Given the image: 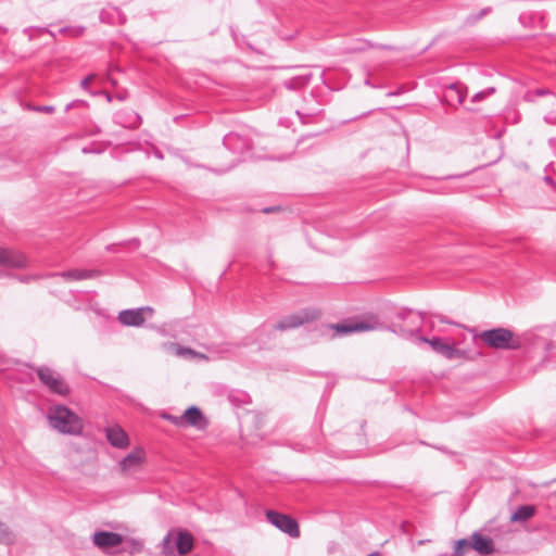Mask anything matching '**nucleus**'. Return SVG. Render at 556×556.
Listing matches in <instances>:
<instances>
[{
    "label": "nucleus",
    "mask_w": 556,
    "mask_h": 556,
    "mask_svg": "<svg viewBox=\"0 0 556 556\" xmlns=\"http://www.w3.org/2000/svg\"><path fill=\"white\" fill-rule=\"evenodd\" d=\"M545 181H546L547 185H549L551 187L555 188V190H556V182L553 180V178L545 177Z\"/></svg>",
    "instance_id": "c9c22d12"
},
{
    "label": "nucleus",
    "mask_w": 556,
    "mask_h": 556,
    "mask_svg": "<svg viewBox=\"0 0 556 556\" xmlns=\"http://www.w3.org/2000/svg\"><path fill=\"white\" fill-rule=\"evenodd\" d=\"M470 546V543L466 539L457 540L454 544V555L455 556H463L466 553V549H468Z\"/></svg>",
    "instance_id": "4be33fe9"
},
{
    "label": "nucleus",
    "mask_w": 556,
    "mask_h": 556,
    "mask_svg": "<svg viewBox=\"0 0 556 556\" xmlns=\"http://www.w3.org/2000/svg\"><path fill=\"white\" fill-rule=\"evenodd\" d=\"M129 553L134 554V553H140L143 548V544L139 541H136V540H131L129 542Z\"/></svg>",
    "instance_id": "cd10ccee"
},
{
    "label": "nucleus",
    "mask_w": 556,
    "mask_h": 556,
    "mask_svg": "<svg viewBox=\"0 0 556 556\" xmlns=\"http://www.w3.org/2000/svg\"><path fill=\"white\" fill-rule=\"evenodd\" d=\"M12 535L7 527L0 522V542H11Z\"/></svg>",
    "instance_id": "b1692460"
},
{
    "label": "nucleus",
    "mask_w": 556,
    "mask_h": 556,
    "mask_svg": "<svg viewBox=\"0 0 556 556\" xmlns=\"http://www.w3.org/2000/svg\"><path fill=\"white\" fill-rule=\"evenodd\" d=\"M267 521L291 538L300 536V528L296 520L286 514L276 510L266 511Z\"/></svg>",
    "instance_id": "423d86ee"
},
{
    "label": "nucleus",
    "mask_w": 556,
    "mask_h": 556,
    "mask_svg": "<svg viewBox=\"0 0 556 556\" xmlns=\"http://www.w3.org/2000/svg\"><path fill=\"white\" fill-rule=\"evenodd\" d=\"M118 313H125V314H128V313H153V308L150 306H142V307H138V308L122 309Z\"/></svg>",
    "instance_id": "393cba45"
},
{
    "label": "nucleus",
    "mask_w": 556,
    "mask_h": 556,
    "mask_svg": "<svg viewBox=\"0 0 556 556\" xmlns=\"http://www.w3.org/2000/svg\"><path fill=\"white\" fill-rule=\"evenodd\" d=\"M256 417H257V415L252 413V418H256Z\"/></svg>",
    "instance_id": "a19ab883"
},
{
    "label": "nucleus",
    "mask_w": 556,
    "mask_h": 556,
    "mask_svg": "<svg viewBox=\"0 0 556 556\" xmlns=\"http://www.w3.org/2000/svg\"><path fill=\"white\" fill-rule=\"evenodd\" d=\"M73 103L75 106H87L88 105V103L84 100H74Z\"/></svg>",
    "instance_id": "f704fd0d"
},
{
    "label": "nucleus",
    "mask_w": 556,
    "mask_h": 556,
    "mask_svg": "<svg viewBox=\"0 0 556 556\" xmlns=\"http://www.w3.org/2000/svg\"><path fill=\"white\" fill-rule=\"evenodd\" d=\"M237 139H238L237 135L230 134L225 137V144L230 148H233V143Z\"/></svg>",
    "instance_id": "c756f323"
},
{
    "label": "nucleus",
    "mask_w": 556,
    "mask_h": 556,
    "mask_svg": "<svg viewBox=\"0 0 556 556\" xmlns=\"http://www.w3.org/2000/svg\"><path fill=\"white\" fill-rule=\"evenodd\" d=\"M103 93L105 94L106 100H108L109 102H111V101H112V96H111L109 92H106V91H105V92H103Z\"/></svg>",
    "instance_id": "4c0bfd02"
},
{
    "label": "nucleus",
    "mask_w": 556,
    "mask_h": 556,
    "mask_svg": "<svg viewBox=\"0 0 556 556\" xmlns=\"http://www.w3.org/2000/svg\"><path fill=\"white\" fill-rule=\"evenodd\" d=\"M552 92L546 89V88H539L534 91H528L526 94H525V100L528 101V102H534L535 101V98L536 97H543V96H547V94H551Z\"/></svg>",
    "instance_id": "5701e85b"
},
{
    "label": "nucleus",
    "mask_w": 556,
    "mask_h": 556,
    "mask_svg": "<svg viewBox=\"0 0 556 556\" xmlns=\"http://www.w3.org/2000/svg\"><path fill=\"white\" fill-rule=\"evenodd\" d=\"M106 439L113 446L118 448H126L129 445V438L119 426L108 428Z\"/></svg>",
    "instance_id": "f8f14e48"
},
{
    "label": "nucleus",
    "mask_w": 556,
    "mask_h": 556,
    "mask_svg": "<svg viewBox=\"0 0 556 556\" xmlns=\"http://www.w3.org/2000/svg\"><path fill=\"white\" fill-rule=\"evenodd\" d=\"M115 121L125 128H136L140 125L141 117L134 110L126 109L115 114Z\"/></svg>",
    "instance_id": "ddd939ff"
},
{
    "label": "nucleus",
    "mask_w": 556,
    "mask_h": 556,
    "mask_svg": "<svg viewBox=\"0 0 556 556\" xmlns=\"http://www.w3.org/2000/svg\"><path fill=\"white\" fill-rule=\"evenodd\" d=\"M478 338L485 345L496 350H518L521 348V341L507 328H492L483 330Z\"/></svg>",
    "instance_id": "f03ea898"
},
{
    "label": "nucleus",
    "mask_w": 556,
    "mask_h": 556,
    "mask_svg": "<svg viewBox=\"0 0 556 556\" xmlns=\"http://www.w3.org/2000/svg\"><path fill=\"white\" fill-rule=\"evenodd\" d=\"M490 12H491V8H484L478 14L469 15L468 22L475 23V22L479 21L480 18H482L483 16H485L486 14H489Z\"/></svg>",
    "instance_id": "a878e982"
},
{
    "label": "nucleus",
    "mask_w": 556,
    "mask_h": 556,
    "mask_svg": "<svg viewBox=\"0 0 556 556\" xmlns=\"http://www.w3.org/2000/svg\"><path fill=\"white\" fill-rule=\"evenodd\" d=\"M92 542L99 549L109 553L112 548L119 546L124 538L115 532L99 531L93 534Z\"/></svg>",
    "instance_id": "6e6552de"
},
{
    "label": "nucleus",
    "mask_w": 556,
    "mask_h": 556,
    "mask_svg": "<svg viewBox=\"0 0 556 556\" xmlns=\"http://www.w3.org/2000/svg\"><path fill=\"white\" fill-rule=\"evenodd\" d=\"M119 321L125 326H141L144 323L143 315H118Z\"/></svg>",
    "instance_id": "412c9836"
},
{
    "label": "nucleus",
    "mask_w": 556,
    "mask_h": 556,
    "mask_svg": "<svg viewBox=\"0 0 556 556\" xmlns=\"http://www.w3.org/2000/svg\"><path fill=\"white\" fill-rule=\"evenodd\" d=\"M308 317V315H305ZM305 321H308V318H301L300 315H290L287 319L275 325V329L277 330H287L301 326Z\"/></svg>",
    "instance_id": "a211bd4d"
},
{
    "label": "nucleus",
    "mask_w": 556,
    "mask_h": 556,
    "mask_svg": "<svg viewBox=\"0 0 556 556\" xmlns=\"http://www.w3.org/2000/svg\"><path fill=\"white\" fill-rule=\"evenodd\" d=\"M36 111L43 112V113H53L54 106H51V105L38 106V108H36Z\"/></svg>",
    "instance_id": "7c9ffc66"
},
{
    "label": "nucleus",
    "mask_w": 556,
    "mask_h": 556,
    "mask_svg": "<svg viewBox=\"0 0 556 556\" xmlns=\"http://www.w3.org/2000/svg\"><path fill=\"white\" fill-rule=\"evenodd\" d=\"M242 418H243V416H241V415H239V414H238V419L240 420V426H241V427L243 426V422H244V421L242 420Z\"/></svg>",
    "instance_id": "58836bf2"
},
{
    "label": "nucleus",
    "mask_w": 556,
    "mask_h": 556,
    "mask_svg": "<svg viewBox=\"0 0 556 556\" xmlns=\"http://www.w3.org/2000/svg\"><path fill=\"white\" fill-rule=\"evenodd\" d=\"M144 463V453L142 450H135L129 453L119 463V471L124 476H130L139 471Z\"/></svg>",
    "instance_id": "1a4fd4ad"
},
{
    "label": "nucleus",
    "mask_w": 556,
    "mask_h": 556,
    "mask_svg": "<svg viewBox=\"0 0 556 556\" xmlns=\"http://www.w3.org/2000/svg\"><path fill=\"white\" fill-rule=\"evenodd\" d=\"M535 513V509L531 505H520L514 511L510 517L511 521H527L530 519Z\"/></svg>",
    "instance_id": "6ab92c4d"
},
{
    "label": "nucleus",
    "mask_w": 556,
    "mask_h": 556,
    "mask_svg": "<svg viewBox=\"0 0 556 556\" xmlns=\"http://www.w3.org/2000/svg\"><path fill=\"white\" fill-rule=\"evenodd\" d=\"M422 341L429 343V345L432 348L433 351L442 354L443 356H445L447 358H453L456 353V350L454 349L453 345L442 341L440 338H435V337L432 339L424 338Z\"/></svg>",
    "instance_id": "4468645a"
},
{
    "label": "nucleus",
    "mask_w": 556,
    "mask_h": 556,
    "mask_svg": "<svg viewBox=\"0 0 556 556\" xmlns=\"http://www.w3.org/2000/svg\"><path fill=\"white\" fill-rule=\"evenodd\" d=\"M96 78L94 74H90L80 81V87L85 90L88 89L90 83Z\"/></svg>",
    "instance_id": "c85d7f7f"
},
{
    "label": "nucleus",
    "mask_w": 556,
    "mask_h": 556,
    "mask_svg": "<svg viewBox=\"0 0 556 556\" xmlns=\"http://www.w3.org/2000/svg\"><path fill=\"white\" fill-rule=\"evenodd\" d=\"M494 91H495V89H494V88H489V89H488V90H485V91L478 92V93H476V94L472 97L471 101H472V102H477V101L483 100V99H485L489 94L494 93Z\"/></svg>",
    "instance_id": "bb28decb"
},
{
    "label": "nucleus",
    "mask_w": 556,
    "mask_h": 556,
    "mask_svg": "<svg viewBox=\"0 0 556 556\" xmlns=\"http://www.w3.org/2000/svg\"><path fill=\"white\" fill-rule=\"evenodd\" d=\"M48 418L51 426L62 433L78 434L83 430L81 419L65 406L51 407Z\"/></svg>",
    "instance_id": "f257e3e1"
},
{
    "label": "nucleus",
    "mask_w": 556,
    "mask_h": 556,
    "mask_svg": "<svg viewBox=\"0 0 556 556\" xmlns=\"http://www.w3.org/2000/svg\"><path fill=\"white\" fill-rule=\"evenodd\" d=\"M225 392H226V390L224 388H222L220 386H216V387H214V389H211V393H213L214 395H222Z\"/></svg>",
    "instance_id": "2f4dec72"
},
{
    "label": "nucleus",
    "mask_w": 556,
    "mask_h": 556,
    "mask_svg": "<svg viewBox=\"0 0 556 556\" xmlns=\"http://www.w3.org/2000/svg\"><path fill=\"white\" fill-rule=\"evenodd\" d=\"M470 546L472 549H475L477 553L483 556L491 555L494 553L493 541L488 536H483L481 533L477 531L471 534Z\"/></svg>",
    "instance_id": "9b49d317"
},
{
    "label": "nucleus",
    "mask_w": 556,
    "mask_h": 556,
    "mask_svg": "<svg viewBox=\"0 0 556 556\" xmlns=\"http://www.w3.org/2000/svg\"><path fill=\"white\" fill-rule=\"evenodd\" d=\"M368 556H382V555L378 552H374V553L369 554Z\"/></svg>",
    "instance_id": "ea45409f"
},
{
    "label": "nucleus",
    "mask_w": 556,
    "mask_h": 556,
    "mask_svg": "<svg viewBox=\"0 0 556 556\" xmlns=\"http://www.w3.org/2000/svg\"><path fill=\"white\" fill-rule=\"evenodd\" d=\"M38 377L52 392L61 395H66L70 392L67 384L64 380L49 368H39L37 370Z\"/></svg>",
    "instance_id": "0eeeda50"
},
{
    "label": "nucleus",
    "mask_w": 556,
    "mask_h": 556,
    "mask_svg": "<svg viewBox=\"0 0 556 556\" xmlns=\"http://www.w3.org/2000/svg\"><path fill=\"white\" fill-rule=\"evenodd\" d=\"M126 98H127V93L125 91L124 92H117L115 94V99L118 100V101H124Z\"/></svg>",
    "instance_id": "473e14b6"
},
{
    "label": "nucleus",
    "mask_w": 556,
    "mask_h": 556,
    "mask_svg": "<svg viewBox=\"0 0 556 556\" xmlns=\"http://www.w3.org/2000/svg\"><path fill=\"white\" fill-rule=\"evenodd\" d=\"M465 96L466 93L462 90V87L457 84H453L447 87L444 98L450 104H462Z\"/></svg>",
    "instance_id": "dca6fc26"
},
{
    "label": "nucleus",
    "mask_w": 556,
    "mask_h": 556,
    "mask_svg": "<svg viewBox=\"0 0 556 556\" xmlns=\"http://www.w3.org/2000/svg\"><path fill=\"white\" fill-rule=\"evenodd\" d=\"M380 323L374 318L364 321L346 320L341 324L328 325L327 328L333 330V337L346 336L353 332H363L376 330Z\"/></svg>",
    "instance_id": "39448f33"
},
{
    "label": "nucleus",
    "mask_w": 556,
    "mask_h": 556,
    "mask_svg": "<svg viewBox=\"0 0 556 556\" xmlns=\"http://www.w3.org/2000/svg\"><path fill=\"white\" fill-rule=\"evenodd\" d=\"M278 210H279V207H278V206H270V207H265V208L263 210V212H264L265 214H269V213L276 212V211H278Z\"/></svg>",
    "instance_id": "72a5a7b5"
},
{
    "label": "nucleus",
    "mask_w": 556,
    "mask_h": 556,
    "mask_svg": "<svg viewBox=\"0 0 556 556\" xmlns=\"http://www.w3.org/2000/svg\"><path fill=\"white\" fill-rule=\"evenodd\" d=\"M54 276H60L66 280H84L99 276V271L91 269H72L54 274Z\"/></svg>",
    "instance_id": "2eb2a0df"
},
{
    "label": "nucleus",
    "mask_w": 556,
    "mask_h": 556,
    "mask_svg": "<svg viewBox=\"0 0 556 556\" xmlns=\"http://www.w3.org/2000/svg\"><path fill=\"white\" fill-rule=\"evenodd\" d=\"M227 393V399L233 407H240L251 403L250 395L241 390H232Z\"/></svg>",
    "instance_id": "f3484780"
},
{
    "label": "nucleus",
    "mask_w": 556,
    "mask_h": 556,
    "mask_svg": "<svg viewBox=\"0 0 556 556\" xmlns=\"http://www.w3.org/2000/svg\"><path fill=\"white\" fill-rule=\"evenodd\" d=\"M27 257L20 251L0 248V266L10 268H25Z\"/></svg>",
    "instance_id": "9d476101"
},
{
    "label": "nucleus",
    "mask_w": 556,
    "mask_h": 556,
    "mask_svg": "<svg viewBox=\"0 0 556 556\" xmlns=\"http://www.w3.org/2000/svg\"><path fill=\"white\" fill-rule=\"evenodd\" d=\"M73 108H76V106L74 105V103H73V101H72L71 103H68V104L66 105L65 111H70V110H71V109H73Z\"/></svg>",
    "instance_id": "e433bc0d"
},
{
    "label": "nucleus",
    "mask_w": 556,
    "mask_h": 556,
    "mask_svg": "<svg viewBox=\"0 0 556 556\" xmlns=\"http://www.w3.org/2000/svg\"><path fill=\"white\" fill-rule=\"evenodd\" d=\"M160 417L176 427H193L197 429L204 428L206 421L204 413L197 406L188 407L180 416L163 412Z\"/></svg>",
    "instance_id": "7ed1b4c3"
},
{
    "label": "nucleus",
    "mask_w": 556,
    "mask_h": 556,
    "mask_svg": "<svg viewBox=\"0 0 556 556\" xmlns=\"http://www.w3.org/2000/svg\"><path fill=\"white\" fill-rule=\"evenodd\" d=\"M169 350L177 356L205 359V356L203 354H199L190 349H185L177 344H170Z\"/></svg>",
    "instance_id": "aec40b11"
},
{
    "label": "nucleus",
    "mask_w": 556,
    "mask_h": 556,
    "mask_svg": "<svg viewBox=\"0 0 556 556\" xmlns=\"http://www.w3.org/2000/svg\"><path fill=\"white\" fill-rule=\"evenodd\" d=\"M193 547V536L184 530L169 532L163 541V551L166 555H173L175 551L179 555L189 553Z\"/></svg>",
    "instance_id": "20e7f679"
}]
</instances>
